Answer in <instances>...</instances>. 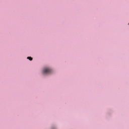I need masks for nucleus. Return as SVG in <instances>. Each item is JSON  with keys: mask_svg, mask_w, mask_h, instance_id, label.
Segmentation results:
<instances>
[{"mask_svg": "<svg viewBox=\"0 0 129 129\" xmlns=\"http://www.w3.org/2000/svg\"><path fill=\"white\" fill-rule=\"evenodd\" d=\"M52 72V70L49 68H45L43 71V74H50Z\"/></svg>", "mask_w": 129, "mask_h": 129, "instance_id": "f257e3e1", "label": "nucleus"}, {"mask_svg": "<svg viewBox=\"0 0 129 129\" xmlns=\"http://www.w3.org/2000/svg\"><path fill=\"white\" fill-rule=\"evenodd\" d=\"M27 59L30 60V61H32V60H33V58L32 57H31V56L27 57Z\"/></svg>", "mask_w": 129, "mask_h": 129, "instance_id": "f03ea898", "label": "nucleus"}]
</instances>
